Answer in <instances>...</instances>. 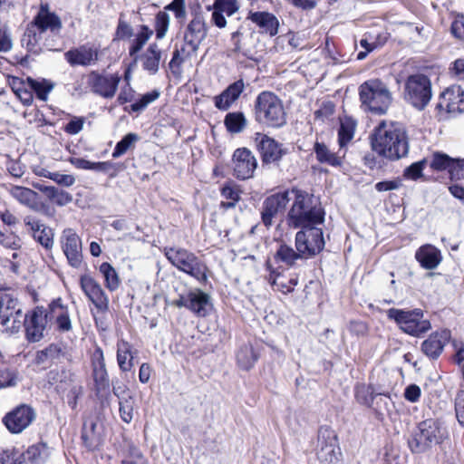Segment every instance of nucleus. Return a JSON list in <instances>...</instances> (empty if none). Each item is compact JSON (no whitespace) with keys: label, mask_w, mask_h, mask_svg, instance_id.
<instances>
[{"label":"nucleus","mask_w":464,"mask_h":464,"mask_svg":"<svg viewBox=\"0 0 464 464\" xmlns=\"http://www.w3.org/2000/svg\"><path fill=\"white\" fill-rule=\"evenodd\" d=\"M316 455L322 463L334 464L338 461L341 455L339 444H332L316 447Z\"/></svg>","instance_id":"09e8293b"},{"label":"nucleus","mask_w":464,"mask_h":464,"mask_svg":"<svg viewBox=\"0 0 464 464\" xmlns=\"http://www.w3.org/2000/svg\"><path fill=\"white\" fill-rule=\"evenodd\" d=\"M447 437V429L440 420L427 419L419 423L408 444L413 453H421L432 445L441 443Z\"/></svg>","instance_id":"39448f33"},{"label":"nucleus","mask_w":464,"mask_h":464,"mask_svg":"<svg viewBox=\"0 0 464 464\" xmlns=\"http://www.w3.org/2000/svg\"><path fill=\"white\" fill-rule=\"evenodd\" d=\"M385 396L384 393H374L372 388L371 386H366L365 384H358L355 387V398L357 401L362 405L370 406L374 402L375 400L382 401V397Z\"/></svg>","instance_id":"de8ad7c7"},{"label":"nucleus","mask_w":464,"mask_h":464,"mask_svg":"<svg viewBox=\"0 0 464 464\" xmlns=\"http://www.w3.org/2000/svg\"><path fill=\"white\" fill-rule=\"evenodd\" d=\"M324 232L316 226L301 227L295 235V248L304 255V258H311L324 248Z\"/></svg>","instance_id":"9d476101"},{"label":"nucleus","mask_w":464,"mask_h":464,"mask_svg":"<svg viewBox=\"0 0 464 464\" xmlns=\"http://www.w3.org/2000/svg\"><path fill=\"white\" fill-rule=\"evenodd\" d=\"M92 377L94 390L97 396L110 390V379L105 365L103 352L101 347H96L92 354Z\"/></svg>","instance_id":"aec40b11"},{"label":"nucleus","mask_w":464,"mask_h":464,"mask_svg":"<svg viewBox=\"0 0 464 464\" xmlns=\"http://www.w3.org/2000/svg\"><path fill=\"white\" fill-rule=\"evenodd\" d=\"M26 83L30 89L35 92L36 97L44 102L47 101L48 94L54 88V83L46 79L35 80L31 77H27Z\"/></svg>","instance_id":"c03bdc74"},{"label":"nucleus","mask_w":464,"mask_h":464,"mask_svg":"<svg viewBox=\"0 0 464 464\" xmlns=\"http://www.w3.org/2000/svg\"><path fill=\"white\" fill-rule=\"evenodd\" d=\"M436 109L440 111L445 110L451 117L464 113V90L459 85L447 88L440 94Z\"/></svg>","instance_id":"6ab92c4d"},{"label":"nucleus","mask_w":464,"mask_h":464,"mask_svg":"<svg viewBox=\"0 0 464 464\" xmlns=\"http://www.w3.org/2000/svg\"><path fill=\"white\" fill-rule=\"evenodd\" d=\"M120 81L118 73H99L93 71L88 76L92 92L106 99L115 95Z\"/></svg>","instance_id":"f3484780"},{"label":"nucleus","mask_w":464,"mask_h":464,"mask_svg":"<svg viewBox=\"0 0 464 464\" xmlns=\"http://www.w3.org/2000/svg\"><path fill=\"white\" fill-rule=\"evenodd\" d=\"M354 126L349 123H341L338 130V143L341 148L347 145L349 141L353 138Z\"/></svg>","instance_id":"69168bd1"},{"label":"nucleus","mask_w":464,"mask_h":464,"mask_svg":"<svg viewBox=\"0 0 464 464\" xmlns=\"http://www.w3.org/2000/svg\"><path fill=\"white\" fill-rule=\"evenodd\" d=\"M166 256L169 262L198 280H203L201 262L193 254L184 249L170 248L167 250Z\"/></svg>","instance_id":"4468645a"},{"label":"nucleus","mask_w":464,"mask_h":464,"mask_svg":"<svg viewBox=\"0 0 464 464\" xmlns=\"http://www.w3.org/2000/svg\"><path fill=\"white\" fill-rule=\"evenodd\" d=\"M124 169V166L121 163L111 162V161H100L95 162L94 171L107 173L109 178L114 179L117 177L120 171Z\"/></svg>","instance_id":"6e6d98bb"},{"label":"nucleus","mask_w":464,"mask_h":464,"mask_svg":"<svg viewBox=\"0 0 464 464\" xmlns=\"http://www.w3.org/2000/svg\"><path fill=\"white\" fill-rule=\"evenodd\" d=\"M10 195L19 203L32 209L36 208L38 194L25 187L14 186L10 188Z\"/></svg>","instance_id":"e433bc0d"},{"label":"nucleus","mask_w":464,"mask_h":464,"mask_svg":"<svg viewBox=\"0 0 464 464\" xmlns=\"http://www.w3.org/2000/svg\"><path fill=\"white\" fill-rule=\"evenodd\" d=\"M164 11H171L174 13L176 19L184 21L187 15L186 0H173L164 7Z\"/></svg>","instance_id":"0e129e2a"},{"label":"nucleus","mask_w":464,"mask_h":464,"mask_svg":"<svg viewBox=\"0 0 464 464\" xmlns=\"http://www.w3.org/2000/svg\"><path fill=\"white\" fill-rule=\"evenodd\" d=\"M274 258L276 263L282 262L286 266H292L297 259L304 258V255L287 245H280Z\"/></svg>","instance_id":"37998d69"},{"label":"nucleus","mask_w":464,"mask_h":464,"mask_svg":"<svg viewBox=\"0 0 464 464\" xmlns=\"http://www.w3.org/2000/svg\"><path fill=\"white\" fill-rule=\"evenodd\" d=\"M387 316L394 320L404 333L412 336H420L431 328L430 322L424 319L423 311L419 308L408 311L391 308L387 311Z\"/></svg>","instance_id":"0eeeda50"},{"label":"nucleus","mask_w":464,"mask_h":464,"mask_svg":"<svg viewBox=\"0 0 464 464\" xmlns=\"http://www.w3.org/2000/svg\"><path fill=\"white\" fill-rule=\"evenodd\" d=\"M24 223L36 242L46 250L53 248L54 233L50 227L36 217L30 215L24 218Z\"/></svg>","instance_id":"4be33fe9"},{"label":"nucleus","mask_w":464,"mask_h":464,"mask_svg":"<svg viewBox=\"0 0 464 464\" xmlns=\"http://www.w3.org/2000/svg\"><path fill=\"white\" fill-rule=\"evenodd\" d=\"M314 151L315 153L316 160L320 163L328 164L332 167H339L342 164L341 158L332 152L323 142L316 141L314 145Z\"/></svg>","instance_id":"ea45409f"},{"label":"nucleus","mask_w":464,"mask_h":464,"mask_svg":"<svg viewBox=\"0 0 464 464\" xmlns=\"http://www.w3.org/2000/svg\"><path fill=\"white\" fill-rule=\"evenodd\" d=\"M49 325L46 307L43 305H37L24 314L22 326L29 343H37L44 339Z\"/></svg>","instance_id":"1a4fd4ad"},{"label":"nucleus","mask_w":464,"mask_h":464,"mask_svg":"<svg viewBox=\"0 0 464 464\" xmlns=\"http://www.w3.org/2000/svg\"><path fill=\"white\" fill-rule=\"evenodd\" d=\"M140 58L142 60V68L145 71L150 74H156L158 72L161 60V51L157 44H150Z\"/></svg>","instance_id":"473e14b6"},{"label":"nucleus","mask_w":464,"mask_h":464,"mask_svg":"<svg viewBox=\"0 0 464 464\" xmlns=\"http://www.w3.org/2000/svg\"><path fill=\"white\" fill-rule=\"evenodd\" d=\"M39 189L53 203L58 206H65L72 201V196L63 189L53 186H41Z\"/></svg>","instance_id":"a19ab883"},{"label":"nucleus","mask_w":464,"mask_h":464,"mask_svg":"<svg viewBox=\"0 0 464 464\" xmlns=\"http://www.w3.org/2000/svg\"><path fill=\"white\" fill-rule=\"evenodd\" d=\"M453 159L444 153H434L430 168L437 171L448 170Z\"/></svg>","instance_id":"052dcab7"},{"label":"nucleus","mask_w":464,"mask_h":464,"mask_svg":"<svg viewBox=\"0 0 464 464\" xmlns=\"http://www.w3.org/2000/svg\"><path fill=\"white\" fill-rule=\"evenodd\" d=\"M160 95V91L153 90L150 92L143 94L140 99L130 104V111L140 112L145 110L149 104L155 102Z\"/></svg>","instance_id":"864d4df0"},{"label":"nucleus","mask_w":464,"mask_h":464,"mask_svg":"<svg viewBox=\"0 0 464 464\" xmlns=\"http://www.w3.org/2000/svg\"><path fill=\"white\" fill-rule=\"evenodd\" d=\"M0 244L5 247L16 250L21 247V239L13 232L0 230Z\"/></svg>","instance_id":"680f3d73"},{"label":"nucleus","mask_w":464,"mask_h":464,"mask_svg":"<svg viewBox=\"0 0 464 464\" xmlns=\"http://www.w3.org/2000/svg\"><path fill=\"white\" fill-rule=\"evenodd\" d=\"M64 355L62 347L57 343H51L45 349L36 353L35 361L38 364H44L48 362H57Z\"/></svg>","instance_id":"a18cd8bd"},{"label":"nucleus","mask_w":464,"mask_h":464,"mask_svg":"<svg viewBox=\"0 0 464 464\" xmlns=\"http://www.w3.org/2000/svg\"><path fill=\"white\" fill-rule=\"evenodd\" d=\"M432 97L430 79L422 73L408 76L404 84L403 98L418 111H423Z\"/></svg>","instance_id":"423d86ee"},{"label":"nucleus","mask_w":464,"mask_h":464,"mask_svg":"<svg viewBox=\"0 0 464 464\" xmlns=\"http://www.w3.org/2000/svg\"><path fill=\"white\" fill-rule=\"evenodd\" d=\"M294 203L287 214V223L294 228L316 226L324 220V211L313 194L293 188Z\"/></svg>","instance_id":"f03ea898"},{"label":"nucleus","mask_w":464,"mask_h":464,"mask_svg":"<svg viewBox=\"0 0 464 464\" xmlns=\"http://www.w3.org/2000/svg\"><path fill=\"white\" fill-rule=\"evenodd\" d=\"M169 14L165 11L159 12L155 16V32L157 39L165 37L169 26Z\"/></svg>","instance_id":"4d7b16f0"},{"label":"nucleus","mask_w":464,"mask_h":464,"mask_svg":"<svg viewBox=\"0 0 464 464\" xmlns=\"http://www.w3.org/2000/svg\"><path fill=\"white\" fill-rule=\"evenodd\" d=\"M290 190L272 194L265 198L261 208V220L269 228L278 214L283 213L290 201Z\"/></svg>","instance_id":"2eb2a0df"},{"label":"nucleus","mask_w":464,"mask_h":464,"mask_svg":"<svg viewBox=\"0 0 464 464\" xmlns=\"http://www.w3.org/2000/svg\"><path fill=\"white\" fill-rule=\"evenodd\" d=\"M63 251L70 266L79 267L82 262V240L72 228L63 230L61 237Z\"/></svg>","instance_id":"412c9836"},{"label":"nucleus","mask_w":464,"mask_h":464,"mask_svg":"<svg viewBox=\"0 0 464 464\" xmlns=\"http://www.w3.org/2000/svg\"><path fill=\"white\" fill-rule=\"evenodd\" d=\"M80 285L88 299L99 311L104 312L108 310L109 298L95 279L88 275H83L80 278Z\"/></svg>","instance_id":"b1692460"},{"label":"nucleus","mask_w":464,"mask_h":464,"mask_svg":"<svg viewBox=\"0 0 464 464\" xmlns=\"http://www.w3.org/2000/svg\"><path fill=\"white\" fill-rule=\"evenodd\" d=\"M338 444L335 431L329 426H321L318 430L317 446Z\"/></svg>","instance_id":"13d9d810"},{"label":"nucleus","mask_w":464,"mask_h":464,"mask_svg":"<svg viewBox=\"0 0 464 464\" xmlns=\"http://www.w3.org/2000/svg\"><path fill=\"white\" fill-rule=\"evenodd\" d=\"M241 189L238 185L233 182L226 183L221 188V195L227 201L222 202L221 206L225 208H232L241 198Z\"/></svg>","instance_id":"49530a36"},{"label":"nucleus","mask_w":464,"mask_h":464,"mask_svg":"<svg viewBox=\"0 0 464 464\" xmlns=\"http://www.w3.org/2000/svg\"><path fill=\"white\" fill-rule=\"evenodd\" d=\"M31 24L42 34L49 30L53 34H57L62 28L60 17L54 13L49 12L47 8L44 6L40 8V11L34 16Z\"/></svg>","instance_id":"c85d7f7f"},{"label":"nucleus","mask_w":464,"mask_h":464,"mask_svg":"<svg viewBox=\"0 0 464 464\" xmlns=\"http://www.w3.org/2000/svg\"><path fill=\"white\" fill-rule=\"evenodd\" d=\"M82 440L89 450H97L103 441L102 433L98 430L97 423L93 419L86 420L82 425Z\"/></svg>","instance_id":"2f4dec72"},{"label":"nucleus","mask_w":464,"mask_h":464,"mask_svg":"<svg viewBox=\"0 0 464 464\" xmlns=\"http://www.w3.org/2000/svg\"><path fill=\"white\" fill-rule=\"evenodd\" d=\"M130 348V344L126 341L122 340L117 343V362L122 372H129L133 366Z\"/></svg>","instance_id":"79ce46f5"},{"label":"nucleus","mask_w":464,"mask_h":464,"mask_svg":"<svg viewBox=\"0 0 464 464\" xmlns=\"http://www.w3.org/2000/svg\"><path fill=\"white\" fill-rule=\"evenodd\" d=\"M415 259L422 268L433 270L441 263L442 255L440 250L435 246L431 244H425L416 250Z\"/></svg>","instance_id":"c756f323"},{"label":"nucleus","mask_w":464,"mask_h":464,"mask_svg":"<svg viewBox=\"0 0 464 464\" xmlns=\"http://www.w3.org/2000/svg\"><path fill=\"white\" fill-rule=\"evenodd\" d=\"M247 19L259 28L261 34H266L270 36H275L278 34L279 21L272 13L250 11Z\"/></svg>","instance_id":"cd10ccee"},{"label":"nucleus","mask_w":464,"mask_h":464,"mask_svg":"<svg viewBox=\"0 0 464 464\" xmlns=\"http://www.w3.org/2000/svg\"><path fill=\"white\" fill-rule=\"evenodd\" d=\"M178 307H187L196 314H199L203 310V291L190 292L186 296H180L175 301Z\"/></svg>","instance_id":"58836bf2"},{"label":"nucleus","mask_w":464,"mask_h":464,"mask_svg":"<svg viewBox=\"0 0 464 464\" xmlns=\"http://www.w3.org/2000/svg\"><path fill=\"white\" fill-rule=\"evenodd\" d=\"M19 382V373L15 369L0 368V390L14 387Z\"/></svg>","instance_id":"5fc2aeb1"},{"label":"nucleus","mask_w":464,"mask_h":464,"mask_svg":"<svg viewBox=\"0 0 464 464\" xmlns=\"http://www.w3.org/2000/svg\"><path fill=\"white\" fill-rule=\"evenodd\" d=\"M100 273L103 276L105 286L110 291H115L119 288L121 280L115 268L108 262H103L99 268Z\"/></svg>","instance_id":"8fccbe9b"},{"label":"nucleus","mask_w":464,"mask_h":464,"mask_svg":"<svg viewBox=\"0 0 464 464\" xmlns=\"http://www.w3.org/2000/svg\"><path fill=\"white\" fill-rule=\"evenodd\" d=\"M36 411L28 404H20L6 413L3 423L14 434H19L27 429L36 419Z\"/></svg>","instance_id":"f8f14e48"},{"label":"nucleus","mask_w":464,"mask_h":464,"mask_svg":"<svg viewBox=\"0 0 464 464\" xmlns=\"http://www.w3.org/2000/svg\"><path fill=\"white\" fill-rule=\"evenodd\" d=\"M66 61L72 66H88L98 60V53L95 50L86 45L71 49L64 53Z\"/></svg>","instance_id":"7c9ffc66"},{"label":"nucleus","mask_w":464,"mask_h":464,"mask_svg":"<svg viewBox=\"0 0 464 464\" xmlns=\"http://www.w3.org/2000/svg\"><path fill=\"white\" fill-rule=\"evenodd\" d=\"M53 453V448L46 442L40 441L28 447L20 455L18 464H45Z\"/></svg>","instance_id":"a878e982"},{"label":"nucleus","mask_w":464,"mask_h":464,"mask_svg":"<svg viewBox=\"0 0 464 464\" xmlns=\"http://www.w3.org/2000/svg\"><path fill=\"white\" fill-rule=\"evenodd\" d=\"M245 87L243 79L230 83L219 95L214 97L215 106L220 111H227L238 100Z\"/></svg>","instance_id":"bb28decb"},{"label":"nucleus","mask_w":464,"mask_h":464,"mask_svg":"<svg viewBox=\"0 0 464 464\" xmlns=\"http://www.w3.org/2000/svg\"><path fill=\"white\" fill-rule=\"evenodd\" d=\"M139 136L136 133L126 134L119 142H117L114 150L111 154L112 158L116 159L125 154L128 150L134 147L135 142L139 140Z\"/></svg>","instance_id":"603ef678"},{"label":"nucleus","mask_w":464,"mask_h":464,"mask_svg":"<svg viewBox=\"0 0 464 464\" xmlns=\"http://www.w3.org/2000/svg\"><path fill=\"white\" fill-rule=\"evenodd\" d=\"M448 171L452 181L464 179V159H453Z\"/></svg>","instance_id":"774afa93"},{"label":"nucleus","mask_w":464,"mask_h":464,"mask_svg":"<svg viewBox=\"0 0 464 464\" xmlns=\"http://www.w3.org/2000/svg\"><path fill=\"white\" fill-rule=\"evenodd\" d=\"M247 119L243 111L228 112L224 118V125L230 134L243 132L247 127Z\"/></svg>","instance_id":"c9c22d12"},{"label":"nucleus","mask_w":464,"mask_h":464,"mask_svg":"<svg viewBox=\"0 0 464 464\" xmlns=\"http://www.w3.org/2000/svg\"><path fill=\"white\" fill-rule=\"evenodd\" d=\"M153 34V30L150 29L148 25H140V31L135 35V38L131 41L130 46L129 48V54L130 57L137 61L138 53L144 47L147 42Z\"/></svg>","instance_id":"4c0bfd02"},{"label":"nucleus","mask_w":464,"mask_h":464,"mask_svg":"<svg viewBox=\"0 0 464 464\" xmlns=\"http://www.w3.org/2000/svg\"><path fill=\"white\" fill-rule=\"evenodd\" d=\"M259 358L258 353L251 343L241 345L236 354L237 363L242 370H250Z\"/></svg>","instance_id":"72a5a7b5"},{"label":"nucleus","mask_w":464,"mask_h":464,"mask_svg":"<svg viewBox=\"0 0 464 464\" xmlns=\"http://www.w3.org/2000/svg\"><path fill=\"white\" fill-rule=\"evenodd\" d=\"M23 304L13 293L0 295V324L11 334L20 331L23 324Z\"/></svg>","instance_id":"6e6552de"},{"label":"nucleus","mask_w":464,"mask_h":464,"mask_svg":"<svg viewBox=\"0 0 464 464\" xmlns=\"http://www.w3.org/2000/svg\"><path fill=\"white\" fill-rule=\"evenodd\" d=\"M232 163L234 176L241 180L252 178L257 168V160L247 148L237 149L232 156Z\"/></svg>","instance_id":"a211bd4d"},{"label":"nucleus","mask_w":464,"mask_h":464,"mask_svg":"<svg viewBox=\"0 0 464 464\" xmlns=\"http://www.w3.org/2000/svg\"><path fill=\"white\" fill-rule=\"evenodd\" d=\"M372 150L379 156L396 160L409 153V139L400 122L382 121L371 135Z\"/></svg>","instance_id":"f257e3e1"},{"label":"nucleus","mask_w":464,"mask_h":464,"mask_svg":"<svg viewBox=\"0 0 464 464\" xmlns=\"http://www.w3.org/2000/svg\"><path fill=\"white\" fill-rule=\"evenodd\" d=\"M188 9L194 18L188 24L185 33L184 40L186 47L190 52H196L203 41V15L201 14V5L198 0L189 2Z\"/></svg>","instance_id":"ddd939ff"},{"label":"nucleus","mask_w":464,"mask_h":464,"mask_svg":"<svg viewBox=\"0 0 464 464\" xmlns=\"http://www.w3.org/2000/svg\"><path fill=\"white\" fill-rule=\"evenodd\" d=\"M119 402V414L121 420L127 424H130L134 416L135 398L131 394H128L126 398H121Z\"/></svg>","instance_id":"3c124183"},{"label":"nucleus","mask_w":464,"mask_h":464,"mask_svg":"<svg viewBox=\"0 0 464 464\" xmlns=\"http://www.w3.org/2000/svg\"><path fill=\"white\" fill-rule=\"evenodd\" d=\"M450 338V332L446 329L432 333L428 339L422 342L421 351L430 359H437Z\"/></svg>","instance_id":"393cba45"},{"label":"nucleus","mask_w":464,"mask_h":464,"mask_svg":"<svg viewBox=\"0 0 464 464\" xmlns=\"http://www.w3.org/2000/svg\"><path fill=\"white\" fill-rule=\"evenodd\" d=\"M49 324H54L56 330L67 333L72 329L70 311L61 298L53 300L46 307Z\"/></svg>","instance_id":"5701e85b"},{"label":"nucleus","mask_w":464,"mask_h":464,"mask_svg":"<svg viewBox=\"0 0 464 464\" xmlns=\"http://www.w3.org/2000/svg\"><path fill=\"white\" fill-rule=\"evenodd\" d=\"M255 121L267 128L278 129L286 123V113L279 97L269 91L261 92L254 102Z\"/></svg>","instance_id":"7ed1b4c3"},{"label":"nucleus","mask_w":464,"mask_h":464,"mask_svg":"<svg viewBox=\"0 0 464 464\" xmlns=\"http://www.w3.org/2000/svg\"><path fill=\"white\" fill-rule=\"evenodd\" d=\"M426 160H422L411 164L403 171V177L407 179L416 180L422 177V171L425 168Z\"/></svg>","instance_id":"e2e57ef3"},{"label":"nucleus","mask_w":464,"mask_h":464,"mask_svg":"<svg viewBox=\"0 0 464 464\" xmlns=\"http://www.w3.org/2000/svg\"><path fill=\"white\" fill-rule=\"evenodd\" d=\"M121 464H147V459L137 447L130 445L121 459Z\"/></svg>","instance_id":"bf43d9fd"},{"label":"nucleus","mask_w":464,"mask_h":464,"mask_svg":"<svg viewBox=\"0 0 464 464\" xmlns=\"http://www.w3.org/2000/svg\"><path fill=\"white\" fill-rule=\"evenodd\" d=\"M42 33H40L34 25L31 23L27 25L22 39V45L27 50V52L34 54H38L42 51L41 39Z\"/></svg>","instance_id":"f704fd0d"},{"label":"nucleus","mask_w":464,"mask_h":464,"mask_svg":"<svg viewBox=\"0 0 464 464\" xmlns=\"http://www.w3.org/2000/svg\"><path fill=\"white\" fill-rule=\"evenodd\" d=\"M359 96L365 111L383 115L392 102V95L387 85L380 79H371L359 87Z\"/></svg>","instance_id":"20e7f679"},{"label":"nucleus","mask_w":464,"mask_h":464,"mask_svg":"<svg viewBox=\"0 0 464 464\" xmlns=\"http://www.w3.org/2000/svg\"><path fill=\"white\" fill-rule=\"evenodd\" d=\"M205 318L208 317V325L205 331L208 332L205 336V342H208L205 345V350L208 349L214 351L220 343H222L226 337V332L219 327L218 324V315L213 308V304L209 301V295L205 293Z\"/></svg>","instance_id":"dca6fc26"},{"label":"nucleus","mask_w":464,"mask_h":464,"mask_svg":"<svg viewBox=\"0 0 464 464\" xmlns=\"http://www.w3.org/2000/svg\"><path fill=\"white\" fill-rule=\"evenodd\" d=\"M288 278H285L284 276L276 273V271H271L269 276V281L276 287L277 291L282 292L283 294L291 293V285L289 286L287 284Z\"/></svg>","instance_id":"338daca9"},{"label":"nucleus","mask_w":464,"mask_h":464,"mask_svg":"<svg viewBox=\"0 0 464 464\" xmlns=\"http://www.w3.org/2000/svg\"><path fill=\"white\" fill-rule=\"evenodd\" d=\"M255 146L262 164L279 166L281 160L289 153L288 149L275 139L260 132L255 135Z\"/></svg>","instance_id":"9b49d317"}]
</instances>
